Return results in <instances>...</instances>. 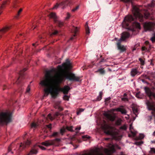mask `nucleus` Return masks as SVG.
Wrapping results in <instances>:
<instances>
[{"label":"nucleus","instance_id":"f257e3e1","mask_svg":"<svg viewBox=\"0 0 155 155\" xmlns=\"http://www.w3.org/2000/svg\"><path fill=\"white\" fill-rule=\"evenodd\" d=\"M56 68L46 71L45 76V79L41 81L40 84L45 87L44 89L45 94L47 96L50 94L52 97L55 98L59 91L64 94H68L70 88L68 86L65 85L63 88H60L59 83L57 80H54V75L56 73ZM58 69H70V68H58Z\"/></svg>","mask_w":155,"mask_h":155},{"label":"nucleus","instance_id":"f03ea898","mask_svg":"<svg viewBox=\"0 0 155 155\" xmlns=\"http://www.w3.org/2000/svg\"><path fill=\"white\" fill-rule=\"evenodd\" d=\"M109 149L105 148L104 150V151L105 153L107 155H110V150H111L113 152L115 151V148L120 149V148L117 145H114L111 143H110L108 146ZM82 155H104V154L100 151L96 150L95 151L94 153H85L82 154Z\"/></svg>","mask_w":155,"mask_h":155},{"label":"nucleus","instance_id":"7ed1b4c3","mask_svg":"<svg viewBox=\"0 0 155 155\" xmlns=\"http://www.w3.org/2000/svg\"><path fill=\"white\" fill-rule=\"evenodd\" d=\"M12 116L9 112H0V126L11 122Z\"/></svg>","mask_w":155,"mask_h":155},{"label":"nucleus","instance_id":"20e7f679","mask_svg":"<svg viewBox=\"0 0 155 155\" xmlns=\"http://www.w3.org/2000/svg\"><path fill=\"white\" fill-rule=\"evenodd\" d=\"M26 68H22V70H20L19 72V77L16 81V83L18 85L19 87V91L21 92L23 91L24 87V80L25 78V72L26 71Z\"/></svg>","mask_w":155,"mask_h":155},{"label":"nucleus","instance_id":"39448f33","mask_svg":"<svg viewBox=\"0 0 155 155\" xmlns=\"http://www.w3.org/2000/svg\"><path fill=\"white\" fill-rule=\"evenodd\" d=\"M63 75L66 79L70 81H78L80 78V77L76 76L74 74L68 71L65 72Z\"/></svg>","mask_w":155,"mask_h":155},{"label":"nucleus","instance_id":"423d86ee","mask_svg":"<svg viewBox=\"0 0 155 155\" xmlns=\"http://www.w3.org/2000/svg\"><path fill=\"white\" fill-rule=\"evenodd\" d=\"M132 12L134 16L137 18H138L140 21L143 20V17L140 9L136 6H133Z\"/></svg>","mask_w":155,"mask_h":155},{"label":"nucleus","instance_id":"0eeeda50","mask_svg":"<svg viewBox=\"0 0 155 155\" xmlns=\"http://www.w3.org/2000/svg\"><path fill=\"white\" fill-rule=\"evenodd\" d=\"M73 127L72 126L70 127L67 126L66 128L63 127L61 128L60 130V133L59 132H54L53 133L52 136L53 137H58L60 135V133L63 135V134L66 132V130H68L71 131H73Z\"/></svg>","mask_w":155,"mask_h":155},{"label":"nucleus","instance_id":"6e6552de","mask_svg":"<svg viewBox=\"0 0 155 155\" xmlns=\"http://www.w3.org/2000/svg\"><path fill=\"white\" fill-rule=\"evenodd\" d=\"M155 26V22H147L144 23L143 24L144 29L145 31H152Z\"/></svg>","mask_w":155,"mask_h":155},{"label":"nucleus","instance_id":"1a4fd4ad","mask_svg":"<svg viewBox=\"0 0 155 155\" xmlns=\"http://www.w3.org/2000/svg\"><path fill=\"white\" fill-rule=\"evenodd\" d=\"M133 18L132 15H128L126 16L122 22L123 26L124 27H127L129 25V23L133 20Z\"/></svg>","mask_w":155,"mask_h":155},{"label":"nucleus","instance_id":"9d476101","mask_svg":"<svg viewBox=\"0 0 155 155\" xmlns=\"http://www.w3.org/2000/svg\"><path fill=\"white\" fill-rule=\"evenodd\" d=\"M73 67L72 63L69 59H67L61 65H58L56 68H72Z\"/></svg>","mask_w":155,"mask_h":155},{"label":"nucleus","instance_id":"9b49d317","mask_svg":"<svg viewBox=\"0 0 155 155\" xmlns=\"http://www.w3.org/2000/svg\"><path fill=\"white\" fill-rule=\"evenodd\" d=\"M101 127L105 133L107 134H110V127L109 125L106 123H104V124L101 125Z\"/></svg>","mask_w":155,"mask_h":155},{"label":"nucleus","instance_id":"f8f14e48","mask_svg":"<svg viewBox=\"0 0 155 155\" xmlns=\"http://www.w3.org/2000/svg\"><path fill=\"white\" fill-rule=\"evenodd\" d=\"M144 90L146 93L147 95L151 98V97H153L155 99V93L152 92L147 87H145Z\"/></svg>","mask_w":155,"mask_h":155},{"label":"nucleus","instance_id":"ddd939ff","mask_svg":"<svg viewBox=\"0 0 155 155\" xmlns=\"http://www.w3.org/2000/svg\"><path fill=\"white\" fill-rule=\"evenodd\" d=\"M66 5V2H61L59 3H57L53 7L52 9H57L58 7L61 8H62L64 9L65 8Z\"/></svg>","mask_w":155,"mask_h":155},{"label":"nucleus","instance_id":"4468645a","mask_svg":"<svg viewBox=\"0 0 155 155\" xmlns=\"http://www.w3.org/2000/svg\"><path fill=\"white\" fill-rule=\"evenodd\" d=\"M146 104L149 110H152L155 111V107L153 103L151 102L147 101L146 102Z\"/></svg>","mask_w":155,"mask_h":155},{"label":"nucleus","instance_id":"2eb2a0df","mask_svg":"<svg viewBox=\"0 0 155 155\" xmlns=\"http://www.w3.org/2000/svg\"><path fill=\"white\" fill-rule=\"evenodd\" d=\"M118 42L117 43V45L118 49L121 52H124L127 49L126 46L124 45H120V43L121 41H118Z\"/></svg>","mask_w":155,"mask_h":155},{"label":"nucleus","instance_id":"dca6fc26","mask_svg":"<svg viewBox=\"0 0 155 155\" xmlns=\"http://www.w3.org/2000/svg\"><path fill=\"white\" fill-rule=\"evenodd\" d=\"M129 36L130 34L129 33L127 32H124L122 34L121 38L118 40V41H124L129 38Z\"/></svg>","mask_w":155,"mask_h":155},{"label":"nucleus","instance_id":"f3484780","mask_svg":"<svg viewBox=\"0 0 155 155\" xmlns=\"http://www.w3.org/2000/svg\"><path fill=\"white\" fill-rule=\"evenodd\" d=\"M54 141L53 140H48L46 141L45 142H43L41 143V144L48 147L50 145L54 144Z\"/></svg>","mask_w":155,"mask_h":155},{"label":"nucleus","instance_id":"a211bd4d","mask_svg":"<svg viewBox=\"0 0 155 155\" xmlns=\"http://www.w3.org/2000/svg\"><path fill=\"white\" fill-rule=\"evenodd\" d=\"M104 115L108 120L111 121H114L115 120V116L112 115L111 114H109L107 113H105L104 114Z\"/></svg>","mask_w":155,"mask_h":155},{"label":"nucleus","instance_id":"6ab92c4d","mask_svg":"<svg viewBox=\"0 0 155 155\" xmlns=\"http://www.w3.org/2000/svg\"><path fill=\"white\" fill-rule=\"evenodd\" d=\"M140 74V73L137 71V68H133L130 72L131 75L132 77H134L135 75Z\"/></svg>","mask_w":155,"mask_h":155},{"label":"nucleus","instance_id":"aec40b11","mask_svg":"<svg viewBox=\"0 0 155 155\" xmlns=\"http://www.w3.org/2000/svg\"><path fill=\"white\" fill-rule=\"evenodd\" d=\"M121 107H123V106H120V107L116 108L115 109L116 111L117 112H120L122 114H126L127 112V111L125 109L122 108Z\"/></svg>","mask_w":155,"mask_h":155},{"label":"nucleus","instance_id":"412c9836","mask_svg":"<svg viewBox=\"0 0 155 155\" xmlns=\"http://www.w3.org/2000/svg\"><path fill=\"white\" fill-rule=\"evenodd\" d=\"M30 141L27 140L26 141L23 143H21L20 145V147H22L23 148H25L27 146H28L30 144Z\"/></svg>","mask_w":155,"mask_h":155},{"label":"nucleus","instance_id":"4be33fe9","mask_svg":"<svg viewBox=\"0 0 155 155\" xmlns=\"http://www.w3.org/2000/svg\"><path fill=\"white\" fill-rule=\"evenodd\" d=\"M50 18L53 19L55 21L57 20V17L56 15V14L52 12L50 13L49 15Z\"/></svg>","mask_w":155,"mask_h":155},{"label":"nucleus","instance_id":"5701e85b","mask_svg":"<svg viewBox=\"0 0 155 155\" xmlns=\"http://www.w3.org/2000/svg\"><path fill=\"white\" fill-rule=\"evenodd\" d=\"M10 29V27L9 26H6L2 29L0 30V31L2 32L5 33L6 31H7L8 30H9Z\"/></svg>","mask_w":155,"mask_h":155},{"label":"nucleus","instance_id":"b1692460","mask_svg":"<svg viewBox=\"0 0 155 155\" xmlns=\"http://www.w3.org/2000/svg\"><path fill=\"white\" fill-rule=\"evenodd\" d=\"M78 29L77 27H74L73 28V29L72 30V32H74L75 34L72 37H71L70 38V39L72 40L73 39V37H74L76 35V32L78 31Z\"/></svg>","mask_w":155,"mask_h":155},{"label":"nucleus","instance_id":"393cba45","mask_svg":"<svg viewBox=\"0 0 155 155\" xmlns=\"http://www.w3.org/2000/svg\"><path fill=\"white\" fill-rule=\"evenodd\" d=\"M104 68H100L98 70L96 71L97 73H98L100 74L101 75H104L105 73V71L104 70Z\"/></svg>","mask_w":155,"mask_h":155},{"label":"nucleus","instance_id":"a878e982","mask_svg":"<svg viewBox=\"0 0 155 155\" xmlns=\"http://www.w3.org/2000/svg\"><path fill=\"white\" fill-rule=\"evenodd\" d=\"M133 26H134V27H135L136 28L139 29H140V24L138 22H135L133 24Z\"/></svg>","mask_w":155,"mask_h":155},{"label":"nucleus","instance_id":"bb28decb","mask_svg":"<svg viewBox=\"0 0 155 155\" xmlns=\"http://www.w3.org/2000/svg\"><path fill=\"white\" fill-rule=\"evenodd\" d=\"M55 22L57 23L59 27H61L64 25V23L60 21H57L56 20Z\"/></svg>","mask_w":155,"mask_h":155},{"label":"nucleus","instance_id":"cd10ccee","mask_svg":"<svg viewBox=\"0 0 155 155\" xmlns=\"http://www.w3.org/2000/svg\"><path fill=\"white\" fill-rule=\"evenodd\" d=\"M8 0L4 1L3 2L2 5L0 7V15L2 12V9L4 8V6L6 4V3L7 2Z\"/></svg>","mask_w":155,"mask_h":155},{"label":"nucleus","instance_id":"c85d7f7f","mask_svg":"<svg viewBox=\"0 0 155 155\" xmlns=\"http://www.w3.org/2000/svg\"><path fill=\"white\" fill-rule=\"evenodd\" d=\"M150 40L153 43L155 42V30L154 32L152 35V36L150 38Z\"/></svg>","mask_w":155,"mask_h":155},{"label":"nucleus","instance_id":"c756f323","mask_svg":"<svg viewBox=\"0 0 155 155\" xmlns=\"http://www.w3.org/2000/svg\"><path fill=\"white\" fill-rule=\"evenodd\" d=\"M37 153V151L36 150L34 149H32L30 153L27 155H31L33 154H36Z\"/></svg>","mask_w":155,"mask_h":155},{"label":"nucleus","instance_id":"7c9ffc66","mask_svg":"<svg viewBox=\"0 0 155 155\" xmlns=\"http://www.w3.org/2000/svg\"><path fill=\"white\" fill-rule=\"evenodd\" d=\"M22 9L21 8L19 9V10L18 11L17 15L15 16V18H18V17L20 15L21 12L22 11Z\"/></svg>","mask_w":155,"mask_h":155},{"label":"nucleus","instance_id":"2f4dec72","mask_svg":"<svg viewBox=\"0 0 155 155\" xmlns=\"http://www.w3.org/2000/svg\"><path fill=\"white\" fill-rule=\"evenodd\" d=\"M133 129V127L131 125H130V132L132 135L133 137H135L136 135V133L135 132H134L132 131L131 130V129Z\"/></svg>","mask_w":155,"mask_h":155},{"label":"nucleus","instance_id":"473e14b6","mask_svg":"<svg viewBox=\"0 0 155 155\" xmlns=\"http://www.w3.org/2000/svg\"><path fill=\"white\" fill-rule=\"evenodd\" d=\"M86 33L87 35H89L90 33L87 23L85 25Z\"/></svg>","mask_w":155,"mask_h":155},{"label":"nucleus","instance_id":"72a5a7b5","mask_svg":"<svg viewBox=\"0 0 155 155\" xmlns=\"http://www.w3.org/2000/svg\"><path fill=\"white\" fill-rule=\"evenodd\" d=\"M102 94H103L102 92H100L99 93V95L97 97V101H100L101 100V99L102 98Z\"/></svg>","mask_w":155,"mask_h":155},{"label":"nucleus","instance_id":"f704fd0d","mask_svg":"<svg viewBox=\"0 0 155 155\" xmlns=\"http://www.w3.org/2000/svg\"><path fill=\"white\" fill-rule=\"evenodd\" d=\"M150 150L149 151L150 154H155V148H150Z\"/></svg>","mask_w":155,"mask_h":155},{"label":"nucleus","instance_id":"c9c22d12","mask_svg":"<svg viewBox=\"0 0 155 155\" xmlns=\"http://www.w3.org/2000/svg\"><path fill=\"white\" fill-rule=\"evenodd\" d=\"M38 126V125L37 124L35 123L34 122L32 123L31 125V128H35L37 127Z\"/></svg>","mask_w":155,"mask_h":155},{"label":"nucleus","instance_id":"e433bc0d","mask_svg":"<svg viewBox=\"0 0 155 155\" xmlns=\"http://www.w3.org/2000/svg\"><path fill=\"white\" fill-rule=\"evenodd\" d=\"M71 16V14L68 12L67 13L66 17L65 18V20H68Z\"/></svg>","mask_w":155,"mask_h":155},{"label":"nucleus","instance_id":"4c0bfd02","mask_svg":"<svg viewBox=\"0 0 155 155\" xmlns=\"http://www.w3.org/2000/svg\"><path fill=\"white\" fill-rule=\"evenodd\" d=\"M84 109L81 108L80 109L78 110L77 111V114L78 115H79L81 112L84 111Z\"/></svg>","mask_w":155,"mask_h":155},{"label":"nucleus","instance_id":"58836bf2","mask_svg":"<svg viewBox=\"0 0 155 155\" xmlns=\"http://www.w3.org/2000/svg\"><path fill=\"white\" fill-rule=\"evenodd\" d=\"M144 14V17L146 18H148L149 17L150 14L148 12H147V11L146 12H145Z\"/></svg>","mask_w":155,"mask_h":155},{"label":"nucleus","instance_id":"ea45409f","mask_svg":"<svg viewBox=\"0 0 155 155\" xmlns=\"http://www.w3.org/2000/svg\"><path fill=\"white\" fill-rule=\"evenodd\" d=\"M139 61H140L141 64L143 65L144 64V61L141 58H139Z\"/></svg>","mask_w":155,"mask_h":155},{"label":"nucleus","instance_id":"a19ab883","mask_svg":"<svg viewBox=\"0 0 155 155\" xmlns=\"http://www.w3.org/2000/svg\"><path fill=\"white\" fill-rule=\"evenodd\" d=\"M63 98L64 100L68 101L69 100V97L67 95H65L64 96Z\"/></svg>","mask_w":155,"mask_h":155},{"label":"nucleus","instance_id":"79ce46f5","mask_svg":"<svg viewBox=\"0 0 155 155\" xmlns=\"http://www.w3.org/2000/svg\"><path fill=\"white\" fill-rule=\"evenodd\" d=\"M127 127L125 125H124L123 126L120 127V129L124 130H126L127 129Z\"/></svg>","mask_w":155,"mask_h":155},{"label":"nucleus","instance_id":"37998d69","mask_svg":"<svg viewBox=\"0 0 155 155\" xmlns=\"http://www.w3.org/2000/svg\"><path fill=\"white\" fill-rule=\"evenodd\" d=\"M133 111L134 113L137 116L136 113H137L138 112L137 109L135 108H134L133 109Z\"/></svg>","mask_w":155,"mask_h":155},{"label":"nucleus","instance_id":"c03bdc74","mask_svg":"<svg viewBox=\"0 0 155 155\" xmlns=\"http://www.w3.org/2000/svg\"><path fill=\"white\" fill-rule=\"evenodd\" d=\"M46 127L47 128L49 129V130H50L51 129V124H50L48 125H47Z\"/></svg>","mask_w":155,"mask_h":155},{"label":"nucleus","instance_id":"a18cd8bd","mask_svg":"<svg viewBox=\"0 0 155 155\" xmlns=\"http://www.w3.org/2000/svg\"><path fill=\"white\" fill-rule=\"evenodd\" d=\"M48 118L50 119L51 120H52L53 119V117L51 116V114H49L48 115Z\"/></svg>","mask_w":155,"mask_h":155},{"label":"nucleus","instance_id":"49530a36","mask_svg":"<svg viewBox=\"0 0 155 155\" xmlns=\"http://www.w3.org/2000/svg\"><path fill=\"white\" fill-rule=\"evenodd\" d=\"M81 129V127L79 126V127H77L75 128V130H79ZM76 133H78V131H76Z\"/></svg>","mask_w":155,"mask_h":155},{"label":"nucleus","instance_id":"de8ad7c7","mask_svg":"<svg viewBox=\"0 0 155 155\" xmlns=\"http://www.w3.org/2000/svg\"><path fill=\"white\" fill-rule=\"evenodd\" d=\"M140 93H137L136 94V97L139 98H141V97L139 96Z\"/></svg>","mask_w":155,"mask_h":155},{"label":"nucleus","instance_id":"09e8293b","mask_svg":"<svg viewBox=\"0 0 155 155\" xmlns=\"http://www.w3.org/2000/svg\"><path fill=\"white\" fill-rule=\"evenodd\" d=\"M9 88L7 86L5 85H4L3 87V90H5V89L8 88Z\"/></svg>","mask_w":155,"mask_h":155},{"label":"nucleus","instance_id":"8fccbe9b","mask_svg":"<svg viewBox=\"0 0 155 155\" xmlns=\"http://www.w3.org/2000/svg\"><path fill=\"white\" fill-rule=\"evenodd\" d=\"M121 1L125 2H131L132 0H120Z\"/></svg>","mask_w":155,"mask_h":155},{"label":"nucleus","instance_id":"3c124183","mask_svg":"<svg viewBox=\"0 0 155 155\" xmlns=\"http://www.w3.org/2000/svg\"><path fill=\"white\" fill-rule=\"evenodd\" d=\"M122 100L124 101H128V99L126 97H124L122 98Z\"/></svg>","mask_w":155,"mask_h":155},{"label":"nucleus","instance_id":"603ef678","mask_svg":"<svg viewBox=\"0 0 155 155\" xmlns=\"http://www.w3.org/2000/svg\"><path fill=\"white\" fill-rule=\"evenodd\" d=\"M143 143V142L142 141L137 142L136 143V144L137 145H140Z\"/></svg>","mask_w":155,"mask_h":155},{"label":"nucleus","instance_id":"864d4df0","mask_svg":"<svg viewBox=\"0 0 155 155\" xmlns=\"http://www.w3.org/2000/svg\"><path fill=\"white\" fill-rule=\"evenodd\" d=\"M78 8H79V6H77L74 8L72 9V11L73 12H75V11L77 10V9H78Z\"/></svg>","mask_w":155,"mask_h":155},{"label":"nucleus","instance_id":"5fc2aeb1","mask_svg":"<svg viewBox=\"0 0 155 155\" xmlns=\"http://www.w3.org/2000/svg\"><path fill=\"white\" fill-rule=\"evenodd\" d=\"M110 97L106 98L105 99V102H106V103L107 102H108V101H110Z\"/></svg>","mask_w":155,"mask_h":155},{"label":"nucleus","instance_id":"6e6d98bb","mask_svg":"<svg viewBox=\"0 0 155 155\" xmlns=\"http://www.w3.org/2000/svg\"><path fill=\"white\" fill-rule=\"evenodd\" d=\"M144 137V135L143 134H140V135L139 138L140 139H143Z\"/></svg>","mask_w":155,"mask_h":155},{"label":"nucleus","instance_id":"4d7b16f0","mask_svg":"<svg viewBox=\"0 0 155 155\" xmlns=\"http://www.w3.org/2000/svg\"><path fill=\"white\" fill-rule=\"evenodd\" d=\"M30 89V86L29 85H28L27 88L26 92H28L29 91Z\"/></svg>","mask_w":155,"mask_h":155},{"label":"nucleus","instance_id":"13d9d810","mask_svg":"<svg viewBox=\"0 0 155 155\" xmlns=\"http://www.w3.org/2000/svg\"><path fill=\"white\" fill-rule=\"evenodd\" d=\"M39 147H40V148H41L42 150H45L46 149V148L43 147V146H39Z\"/></svg>","mask_w":155,"mask_h":155},{"label":"nucleus","instance_id":"bf43d9fd","mask_svg":"<svg viewBox=\"0 0 155 155\" xmlns=\"http://www.w3.org/2000/svg\"><path fill=\"white\" fill-rule=\"evenodd\" d=\"M55 115L56 116H58L60 115V113L58 112H56L55 114Z\"/></svg>","mask_w":155,"mask_h":155},{"label":"nucleus","instance_id":"052dcab7","mask_svg":"<svg viewBox=\"0 0 155 155\" xmlns=\"http://www.w3.org/2000/svg\"><path fill=\"white\" fill-rule=\"evenodd\" d=\"M155 75V73L154 72L151 73V76L152 77H154Z\"/></svg>","mask_w":155,"mask_h":155},{"label":"nucleus","instance_id":"680f3d73","mask_svg":"<svg viewBox=\"0 0 155 155\" xmlns=\"http://www.w3.org/2000/svg\"><path fill=\"white\" fill-rule=\"evenodd\" d=\"M57 107H58V109L60 110V111H62L63 110V109L60 106H57Z\"/></svg>","mask_w":155,"mask_h":155},{"label":"nucleus","instance_id":"e2e57ef3","mask_svg":"<svg viewBox=\"0 0 155 155\" xmlns=\"http://www.w3.org/2000/svg\"><path fill=\"white\" fill-rule=\"evenodd\" d=\"M11 146H12V144H11L10 145V146L8 148V150L9 152H10V151L11 150H12V149H11Z\"/></svg>","mask_w":155,"mask_h":155},{"label":"nucleus","instance_id":"0e129e2a","mask_svg":"<svg viewBox=\"0 0 155 155\" xmlns=\"http://www.w3.org/2000/svg\"><path fill=\"white\" fill-rule=\"evenodd\" d=\"M58 33V31H55L51 35H56Z\"/></svg>","mask_w":155,"mask_h":155},{"label":"nucleus","instance_id":"69168bd1","mask_svg":"<svg viewBox=\"0 0 155 155\" xmlns=\"http://www.w3.org/2000/svg\"><path fill=\"white\" fill-rule=\"evenodd\" d=\"M89 137H87V136H83V138H89Z\"/></svg>","mask_w":155,"mask_h":155},{"label":"nucleus","instance_id":"338daca9","mask_svg":"<svg viewBox=\"0 0 155 155\" xmlns=\"http://www.w3.org/2000/svg\"><path fill=\"white\" fill-rule=\"evenodd\" d=\"M145 47H142V51H143L145 50Z\"/></svg>","mask_w":155,"mask_h":155},{"label":"nucleus","instance_id":"774afa93","mask_svg":"<svg viewBox=\"0 0 155 155\" xmlns=\"http://www.w3.org/2000/svg\"><path fill=\"white\" fill-rule=\"evenodd\" d=\"M127 96V94H126V93H124V97H126Z\"/></svg>","mask_w":155,"mask_h":155}]
</instances>
